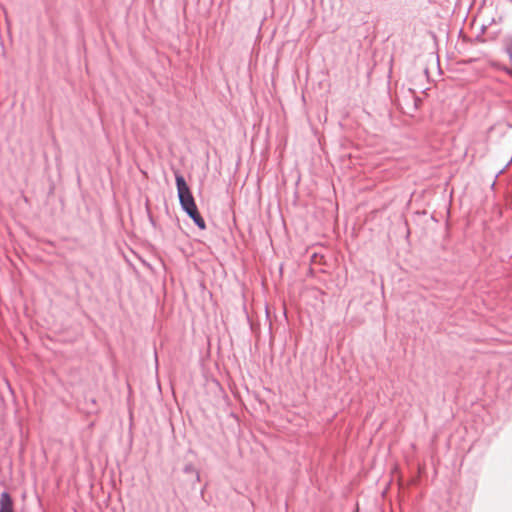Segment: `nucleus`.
I'll list each match as a JSON object with an SVG mask.
<instances>
[{
    "mask_svg": "<svg viewBox=\"0 0 512 512\" xmlns=\"http://www.w3.org/2000/svg\"><path fill=\"white\" fill-rule=\"evenodd\" d=\"M175 183L179 198V203L182 208L188 209L196 205L193 194L184 178V176L178 172L175 173Z\"/></svg>",
    "mask_w": 512,
    "mask_h": 512,
    "instance_id": "1",
    "label": "nucleus"
},
{
    "mask_svg": "<svg viewBox=\"0 0 512 512\" xmlns=\"http://www.w3.org/2000/svg\"><path fill=\"white\" fill-rule=\"evenodd\" d=\"M0 512H14L13 498L7 491L0 495Z\"/></svg>",
    "mask_w": 512,
    "mask_h": 512,
    "instance_id": "2",
    "label": "nucleus"
},
{
    "mask_svg": "<svg viewBox=\"0 0 512 512\" xmlns=\"http://www.w3.org/2000/svg\"><path fill=\"white\" fill-rule=\"evenodd\" d=\"M504 44V50L509 57L510 62H512V34H507L502 40Z\"/></svg>",
    "mask_w": 512,
    "mask_h": 512,
    "instance_id": "3",
    "label": "nucleus"
},
{
    "mask_svg": "<svg viewBox=\"0 0 512 512\" xmlns=\"http://www.w3.org/2000/svg\"><path fill=\"white\" fill-rule=\"evenodd\" d=\"M194 224L200 229V230H204L206 229V223H205V220L203 219V217L201 216L200 212L192 215V216H189Z\"/></svg>",
    "mask_w": 512,
    "mask_h": 512,
    "instance_id": "4",
    "label": "nucleus"
},
{
    "mask_svg": "<svg viewBox=\"0 0 512 512\" xmlns=\"http://www.w3.org/2000/svg\"><path fill=\"white\" fill-rule=\"evenodd\" d=\"M188 216H192L199 212L197 205L192 206L191 208L183 210Z\"/></svg>",
    "mask_w": 512,
    "mask_h": 512,
    "instance_id": "5",
    "label": "nucleus"
},
{
    "mask_svg": "<svg viewBox=\"0 0 512 512\" xmlns=\"http://www.w3.org/2000/svg\"><path fill=\"white\" fill-rule=\"evenodd\" d=\"M503 71H505L508 75L512 77V68L509 67H503Z\"/></svg>",
    "mask_w": 512,
    "mask_h": 512,
    "instance_id": "6",
    "label": "nucleus"
},
{
    "mask_svg": "<svg viewBox=\"0 0 512 512\" xmlns=\"http://www.w3.org/2000/svg\"><path fill=\"white\" fill-rule=\"evenodd\" d=\"M192 469H193V467L191 465H189V466H186L184 470H185V472H188Z\"/></svg>",
    "mask_w": 512,
    "mask_h": 512,
    "instance_id": "7",
    "label": "nucleus"
},
{
    "mask_svg": "<svg viewBox=\"0 0 512 512\" xmlns=\"http://www.w3.org/2000/svg\"><path fill=\"white\" fill-rule=\"evenodd\" d=\"M420 101H421V100H420V98H416V99H415V106H417V105H418V102H420Z\"/></svg>",
    "mask_w": 512,
    "mask_h": 512,
    "instance_id": "8",
    "label": "nucleus"
},
{
    "mask_svg": "<svg viewBox=\"0 0 512 512\" xmlns=\"http://www.w3.org/2000/svg\"><path fill=\"white\" fill-rule=\"evenodd\" d=\"M511 163H512V156H511V159H510V161L507 163V165H506V166H509Z\"/></svg>",
    "mask_w": 512,
    "mask_h": 512,
    "instance_id": "9",
    "label": "nucleus"
},
{
    "mask_svg": "<svg viewBox=\"0 0 512 512\" xmlns=\"http://www.w3.org/2000/svg\"><path fill=\"white\" fill-rule=\"evenodd\" d=\"M150 221H151L152 225H155V222H154V220L152 218H150Z\"/></svg>",
    "mask_w": 512,
    "mask_h": 512,
    "instance_id": "10",
    "label": "nucleus"
},
{
    "mask_svg": "<svg viewBox=\"0 0 512 512\" xmlns=\"http://www.w3.org/2000/svg\"><path fill=\"white\" fill-rule=\"evenodd\" d=\"M512 2V0H510Z\"/></svg>",
    "mask_w": 512,
    "mask_h": 512,
    "instance_id": "11",
    "label": "nucleus"
}]
</instances>
